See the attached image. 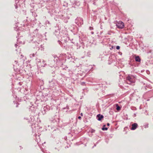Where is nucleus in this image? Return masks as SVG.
Wrapping results in <instances>:
<instances>
[{
	"label": "nucleus",
	"mask_w": 153,
	"mask_h": 153,
	"mask_svg": "<svg viewBox=\"0 0 153 153\" xmlns=\"http://www.w3.org/2000/svg\"><path fill=\"white\" fill-rule=\"evenodd\" d=\"M28 39L29 42H32L33 43L37 44L38 45L42 40L41 36L38 33V30H36L28 36Z\"/></svg>",
	"instance_id": "1"
},
{
	"label": "nucleus",
	"mask_w": 153,
	"mask_h": 153,
	"mask_svg": "<svg viewBox=\"0 0 153 153\" xmlns=\"http://www.w3.org/2000/svg\"><path fill=\"white\" fill-rule=\"evenodd\" d=\"M70 71L68 69L67 67L65 68H63L62 69V71L61 72V74L63 76H65L69 78L71 76L72 74L70 73Z\"/></svg>",
	"instance_id": "2"
},
{
	"label": "nucleus",
	"mask_w": 153,
	"mask_h": 153,
	"mask_svg": "<svg viewBox=\"0 0 153 153\" xmlns=\"http://www.w3.org/2000/svg\"><path fill=\"white\" fill-rule=\"evenodd\" d=\"M126 81L128 84H131V83L134 82V79L132 76H128L126 79Z\"/></svg>",
	"instance_id": "3"
},
{
	"label": "nucleus",
	"mask_w": 153,
	"mask_h": 153,
	"mask_svg": "<svg viewBox=\"0 0 153 153\" xmlns=\"http://www.w3.org/2000/svg\"><path fill=\"white\" fill-rule=\"evenodd\" d=\"M75 22L79 26H80L83 24V20L82 18L77 17L75 20Z\"/></svg>",
	"instance_id": "4"
},
{
	"label": "nucleus",
	"mask_w": 153,
	"mask_h": 153,
	"mask_svg": "<svg viewBox=\"0 0 153 153\" xmlns=\"http://www.w3.org/2000/svg\"><path fill=\"white\" fill-rule=\"evenodd\" d=\"M51 120L52 123L57 124L59 122L60 120L58 116L55 115L54 117V118H52Z\"/></svg>",
	"instance_id": "5"
},
{
	"label": "nucleus",
	"mask_w": 153,
	"mask_h": 153,
	"mask_svg": "<svg viewBox=\"0 0 153 153\" xmlns=\"http://www.w3.org/2000/svg\"><path fill=\"white\" fill-rule=\"evenodd\" d=\"M117 27L119 29H122L124 27V23L121 21H119L116 25Z\"/></svg>",
	"instance_id": "6"
},
{
	"label": "nucleus",
	"mask_w": 153,
	"mask_h": 153,
	"mask_svg": "<svg viewBox=\"0 0 153 153\" xmlns=\"http://www.w3.org/2000/svg\"><path fill=\"white\" fill-rule=\"evenodd\" d=\"M56 82L55 81H51L50 82L49 86L51 88H56Z\"/></svg>",
	"instance_id": "7"
},
{
	"label": "nucleus",
	"mask_w": 153,
	"mask_h": 153,
	"mask_svg": "<svg viewBox=\"0 0 153 153\" xmlns=\"http://www.w3.org/2000/svg\"><path fill=\"white\" fill-rule=\"evenodd\" d=\"M17 44L19 45L21 44H24V39L22 37H21L20 38L18 39L17 41Z\"/></svg>",
	"instance_id": "8"
},
{
	"label": "nucleus",
	"mask_w": 153,
	"mask_h": 153,
	"mask_svg": "<svg viewBox=\"0 0 153 153\" xmlns=\"http://www.w3.org/2000/svg\"><path fill=\"white\" fill-rule=\"evenodd\" d=\"M53 57H54L55 59H56V63L57 64H59L61 60V57H58L55 55L53 56Z\"/></svg>",
	"instance_id": "9"
},
{
	"label": "nucleus",
	"mask_w": 153,
	"mask_h": 153,
	"mask_svg": "<svg viewBox=\"0 0 153 153\" xmlns=\"http://www.w3.org/2000/svg\"><path fill=\"white\" fill-rule=\"evenodd\" d=\"M138 125L137 123H135L132 125V127L131 129V130H134L137 127Z\"/></svg>",
	"instance_id": "10"
},
{
	"label": "nucleus",
	"mask_w": 153,
	"mask_h": 153,
	"mask_svg": "<svg viewBox=\"0 0 153 153\" xmlns=\"http://www.w3.org/2000/svg\"><path fill=\"white\" fill-rule=\"evenodd\" d=\"M97 120L98 121L101 120L104 117L103 115H101L100 114H97Z\"/></svg>",
	"instance_id": "11"
},
{
	"label": "nucleus",
	"mask_w": 153,
	"mask_h": 153,
	"mask_svg": "<svg viewBox=\"0 0 153 153\" xmlns=\"http://www.w3.org/2000/svg\"><path fill=\"white\" fill-rule=\"evenodd\" d=\"M45 62L43 60L42 62H41V63L38 65L39 66L41 67H45L46 65V64L45 63Z\"/></svg>",
	"instance_id": "12"
},
{
	"label": "nucleus",
	"mask_w": 153,
	"mask_h": 153,
	"mask_svg": "<svg viewBox=\"0 0 153 153\" xmlns=\"http://www.w3.org/2000/svg\"><path fill=\"white\" fill-rule=\"evenodd\" d=\"M48 109L47 107L46 106H44L43 108L42 109V113L43 114H45L46 113V111L48 110Z\"/></svg>",
	"instance_id": "13"
},
{
	"label": "nucleus",
	"mask_w": 153,
	"mask_h": 153,
	"mask_svg": "<svg viewBox=\"0 0 153 153\" xmlns=\"http://www.w3.org/2000/svg\"><path fill=\"white\" fill-rule=\"evenodd\" d=\"M36 108H34L33 106H31L30 108V110L32 112L35 113L36 110Z\"/></svg>",
	"instance_id": "14"
},
{
	"label": "nucleus",
	"mask_w": 153,
	"mask_h": 153,
	"mask_svg": "<svg viewBox=\"0 0 153 153\" xmlns=\"http://www.w3.org/2000/svg\"><path fill=\"white\" fill-rule=\"evenodd\" d=\"M135 60L136 62H140L141 61V59L139 56H136L135 58Z\"/></svg>",
	"instance_id": "15"
},
{
	"label": "nucleus",
	"mask_w": 153,
	"mask_h": 153,
	"mask_svg": "<svg viewBox=\"0 0 153 153\" xmlns=\"http://www.w3.org/2000/svg\"><path fill=\"white\" fill-rule=\"evenodd\" d=\"M80 4V3L79 1H75L74 2V3L73 4V5L74 6H76L78 7L79 6Z\"/></svg>",
	"instance_id": "16"
},
{
	"label": "nucleus",
	"mask_w": 153,
	"mask_h": 153,
	"mask_svg": "<svg viewBox=\"0 0 153 153\" xmlns=\"http://www.w3.org/2000/svg\"><path fill=\"white\" fill-rule=\"evenodd\" d=\"M36 62L37 63V64L38 65L41 63V60L40 59H39L38 58H36Z\"/></svg>",
	"instance_id": "17"
},
{
	"label": "nucleus",
	"mask_w": 153,
	"mask_h": 153,
	"mask_svg": "<svg viewBox=\"0 0 153 153\" xmlns=\"http://www.w3.org/2000/svg\"><path fill=\"white\" fill-rule=\"evenodd\" d=\"M39 43H40V42H39ZM34 45V46H35L36 47L38 48V49H39V46H42V45H40L39 44V45H38L37 44H36V43H33Z\"/></svg>",
	"instance_id": "18"
},
{
	"label": "nucleus",
	"mask_w": 153,
	"mask_h": 153,
	"mask_svg": "<svg viewBox=\"0 0 153 153\" xmlns=\"http://www.w3.org/2000/svg\"><path fill=\"white\" fill-rule=\"evenodd\" d=\"M116 109L117 111H119L121 109V108L118 105V104H117L116 105Z\"/></svg>",
	"instance_id": "19"
},
{
	"label": "nucleus",
	"mask_w": 153,
	"mask_h": 153,
	"mask_svg": "<svg viewBox=\"0 0 153 153\" xmlns=\"http://www.w3.org/2000/svg\"><path fill=\"white\" fill-rule=\"evenodd\" d=\"M35 54L34 53L33 54H31L30 55V58H32L35 56Z\"/></svg>",
	"instance_id": "20"
},
{
	"label": "nucleus",
	"mask_w": 153,
	"mask_h": 153,
	"mask_svg": "<svg viewBox=\"0 0 153 153\" xmlns=\"http://www.w3.org/2000/svg\"><path fill=\"white\" fill-rule=\"evenodd\" d=\"M102 129L103 131H106L108 129V128L106 127H103L102 128Z\"/></svg>",
	"instance_id": "21"
},
{
	"label": "nucleus",
	"mask_w": 153,
	"mask_h": 153,
	"mask_svg": "<svg viewBox=\"0 0 153 153\" xmlns=\"http://www.w3.org/2000/svg\"><path fill=\"white\" fill-rule=\"evenodd\" d=\"M90 131L92 133H94L95 132V130L94 129H91L90 130Z\"/></svg>",
	"instance_id": "22"
},
{
	"label": "nucleus",
	"mask_w": 153,
	"mask_h": 153,
	"mask_svg": "<svg viewBox=\"0 0 153 153\" xmlns=\"http://www.w3.org/2000/svg\"><path fill=\"white\" fill-rule=\"evenodd\" d=\"M76 46H77V48H79L80 47H81V46L79 45V44H78V43H77V44L76 45Z\"/></svg>",
	"instance_id": "23"
},
{
	"label": "nucleus",
	"mask_w": 153,
	"mask_h": 153,
	"mask_svg": "<svg viewBox=\"0 0 153 153\" xmlns=\"http://www.w3.org/2000/svg\"><path fill=\"white\" fill-rule=\"evenodd\" d=\"M89 29H90V30H93L94 28H93V27H89Z\"/></svg>",
	"instance_id": "24"
},
{
	"label": "nucleus",
	"mask_w": 153,
	"mask_h": 153,
	"mask_svg": "<svg viewBox=\"0 0 153 153\" xmlns=\"http://www.w3.org/2000/svg\"><path fill=\"white\" fill-rule=\"evenodd\" d=\"M120 48V47L119 46H117V47H116V49H117V50H119V49Z\"/></svg>",
	"instance_id": "25"
},
{
	"label": "nucleus",
	"mask_w": 153,
	"mask_h": 153,
	"mask_svg": "<svg viewBox=\"0 0 153 153\" xmlns=\"http://www.w3.org/2000/svg\"><path fill=\"white\" fill-rule=\"evenodd\" d=\"M14 5H15L16 9H17L18 8V7H17V6L16 4V3Z\"/></svg>",
	"instance_id": "26"
},
{
	"label": "nucleus",
	"mask_w": 153,
	"mask_h": 153,
	"mask_svg": "<svg viewBox=\"0 0 153 153\" xmlns=\"http://www.w3.org/2000/svg\"><path fill=\"white\" fill-rule=\"evenodd\" d=\"M67 38L68 39H66V40H64V41H65L66 42V41H68V40H69L70 39H69V37H68Z\"/></svg>",
	"instance_id": "27"
},
{
	"label": "nucleus",
	"mask_w": 153,
	"mask_h": 153,
	"mask_svg": "<svg viewBox=\"0 0 153 153\" xmlns=\"http://www.w3.org/2000/svg\"><path fill=\"white\" fill-rule=\"evenodd\" d=\"M19 44H18V45L17 44H15V47H16V48H17V46H19Z\"/></svg>",
	"instance_id": "28"
},
{
	"label": "nucleus",
	"mask_w": 153,
	"mask_h": 153,
	"mask_svg": "<svg viewBox=\"0 0 153 153\" xmlns=\"http://www.w3.org/2000/svg\"><path fill=\"white\" fill-rule=\"evenodd\" d=\"M93 4L94 5H96V3L95 1H94V0L93 1Z\"/></svg>",
	"instance_id": "29"
},
{
	"label": "nucleus",
	"mask_w": 153,
	"mask_h": 153,
	"mask_svg": "<svg viewBox=\"0 0 153 153\" xmlns=\"http://www.w3.org/2000/svg\"><path fill=\"white\" fill-rule=\"evenodd\" d=\"M148 124H147L146 125L145 128H148Z\"/></svg>",
	"instance_id": "30"
},
{
	"label": "nucleus",
	"mask_w": 153,
	"mask_h": 153,
	"mask_svg": "<svg viewBox=\"0 0 153 153\" xmlns=\"http://www.w3.org/2000/svg\"><path fill=\"white\" fill-rule=\"evenodd\" d=\"M58 42H59V44L60 45H61V41H60L59 40H58Z\"/></svg>",
	"instance_id": "31"
},
{
	"label": "nucleus",
	"mask_w": 153,
	"mask_h": 153,
	"mask_svg": "<svg viewBox=\"0 0 153 153\" xmlns=\"http://www.w3.org/2000/svg\"><path fill=\"white\" fill-rule=\"evenodd\" d=\"M15 62L16 63V64L17 65V63H18V62L17 61H15Z\"/></svg>",
	"instance_id": "32"
},
{
	"label": "nucleus",
	"mask_w": 153,
	"mask_h": 153,
	"mask_svg": "<svg viewBox=\"0 0 153 153\" xmlns=\"http://www.w3.org/2000/svg\"><path fill=\"white\" fill-rule=\"evenodd\" d=\"M78 118L79 119V120H81V117L80 116H79V117H78Z\"/></svg>",
	"instance_id": "33"
},
{
	"label": "nucleus",
	"mask_w": 153,
	"mask_h": 153,
	"mask_svg": "<svg viewBox=\"0 0 153 153\" xmlns=\"http://www.w3.org/2000/svg\"><path fill=\"white\" fill-rule=\"evenodd\" d=\"M19 105V104L18 103H17L16 104V107H18V105Z\"/></svg>",
	"instance_id": "34"
},
{
	"label": "nucleus",
	"mask_w": 153,
	"mask_h": 153,
	"mask_svg": "<svg viewBox=\"0 0 153 153\" xmlns=\"http://www.w3.org/2000/svg\"><path fill=\"white\" fill-rule=\"evenodd\" d=\"M21 58H23V56L22 55H21Z\"/></svg>",
	"instance_id": "35"
},
{
	"label": "nucleus",
	"mask_w": 153,
	"mask_h": 153,
	"mask_svg": "<svg viewBox=\"0 0 153 153\" xmlns=\"http://www.w3.org/2000/svg\"><path fill=\"white\" fill-rule=\"evenodd\" d=\"M109 125H110L109 123H108L107 124V125L108 126H109Z\"/></svg>",
	"instance_id": "36"
},
{
	"label": "nucleus",
	"mask_w": 153,
	"mask_h": 153,
	"mask_svg": "<svg viewBox=\"0 0 153 153\" xmlns=\"http://www.w3.org/2000/svg\"><path fill=\"white\" fill-rule=\"evenodd\" d=\"M80 115L81 116H83V114L82 113H81V114H80Z\"/></svg>",
	"instance_id": "37"
},
{
	"label": "nucleus",
	"mask_w": 153,
	"mask_h": 153,
	"mask_svg": "<svg viewBox=\"0 0 153 153\" xmlns=\"http://www.w3.org/2000/svg\"><path fill=\"white\" fill-rule=\"evenodd\" d=\"M91 33L92 34H93L94 33V32H91Z\"/></svg>",
	"instance_id": "38"
},
{
	"label": "nucleus",
	"mask_w": 153,
	"mask_h": 153,
	"mask_svg": "<svg viewBox=\"0 0 153 153\" xmlns=\"http://www.w3.org/2000/svg\"><path fill=\"white\" fill-rule=\"evenodd\" d=\"M134 117L136 116V114H134Z\"/></svg>",
	"instance_id": "39"
},
{
	"label": "nucleus",
	"mask_w": 153,
	"mask_h": 153,
	"mask_svg": "<svg viewBox=\"0 0 153 153\" xmlns=\"http://www.w3.org/2000/svg\"><path fill=\"white\" fill-rule=\"evenodd\" d=\"M105 125L103 126V127H105Z\"/></svg>",
	"instance_id": "40"
}]
</instances>
